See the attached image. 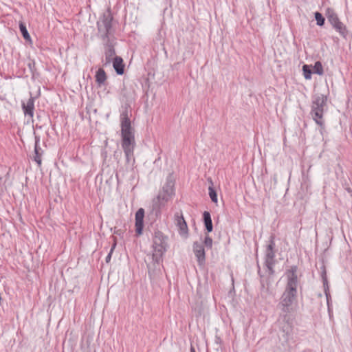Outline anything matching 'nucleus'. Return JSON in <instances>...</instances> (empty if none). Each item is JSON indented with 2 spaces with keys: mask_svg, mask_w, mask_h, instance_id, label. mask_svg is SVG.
<instances>
[{
  "mask_svg": "<svg viewBox=\"0 0 352 352\" xmlns=\"http://www.w3.org/2000/svg\"><path fill=\"white\" fill-rule=\"evenodd\" d=\"M323 285H324V289L325 296L327 297V303L329 304V298H331V296H330V294L329 292V285H328V282H327L326 276H323Z\"/></svg>",
  "mask_w": 352,
  "mask_h": 352,
  "instance_id": "nucleus-23",
  "label": "nucleus"
},
{
  "mask_svg": "<svg viewBox=\"0 0 352 352\" xmlns=\"http://www.w3.org/2000/svg\"><path fill=\"white\" fill-rule=\"evenodd\" d=\"M111 63L116 74L118 75H122L124 72V64L122 58L115 56Z\"/></svg>",
  "mask_w": 352,
  "mask_h": 352,
  "instance_id": "nucleus-13",
  "label": "nucleus"
},
{
  "mask_svg": "<svg viewBox=\"0 0 352 352\" xmlns=\"http://www.w3.org/2000/svg\"><path fill=\"white\" fill-rule=\"evenodd\" d=\"M314 73L317 74L320 76L324 74L323 67L320 61H316L314 66Z\"/></svg>",
  "mask_w": 352,
  "mask_h": 352,
  "instance_id": "nucleus-22",
  "label": "nucleus"
},
{
  "mask_svg": "<svg viewBox=\"0 0 352 352\" xmlns=\"http://www.w3.org/2000/svg\"><path fill=\"white\" fill-rule=\"evenodd\" d=\"M113 19L110 9H108L107 11L103 14L101 19L97 22L98 32L100 34L102 40L105 42L104 46L105 63L104 65H107L111 63L114 57L116 56L114 45L109 38V35L111 33L112 27Z\"/></svg>",
  "mask_w": 352,
  "mask_h": 352,
  "instance_id": "nucleus-3",
  "label": "nucleus"
},
{
  "mask_svg": "<svg viewBox=\"0 0 352 352\" xmlns=\"http://www.w3.org/2000/svg\"><path fill=\"white\" fill-rule=\"evenodd\" d=\"M275 236L274 234L271 235L268 244L266 246L265 251V262L264 265L266 267V271L268 273L269 276H274L275 271L274 270V267L276 264V243H275Z\"/></svg>",
  "mask_w": 352,
  "mask_h": 352,
  "instance_id": "nucleus-7",
  "label": "nucleus"
},
{
  "mask_svg": "<svg viewBox=\"0 0 352 352\" xmlns=\"http://www.w3.org/2000/svg\"><path fill=\"white\" fill-rule=\"evenodd\" d=\"M112 252H109L108 255L106 256L105 261L106 263H109L111 258Z\"/></svg>",
  "mask_w": 352,
  "mask_h": 352,
  "instance_id": "nucleus-29",
  "label": "nucleus"
},
{
  "mask_svg": "<svg viewBox=\"0 0 352 352\" xmlns=\"http://www.w3.org/2000/svg\"><path fill=\"white\" fill-rule=\"evenodd\" d=\"M303 75L305 79L309 80L311 78L312 70L308 65H304L302 66Z\"/></svg>",
  "mask_w": 352,
  "mask_h": 352,
  "instance_id": "nucleus-21",
  "label": "nucleus"
},
{
  "mask_svg": "<svg viewBox=\"0 0 352 352\" xmlns=\"http://www.w3.org/2000/svg\"><path fill=\"white\" fill-rule=\"evenodd\" d=\"M34 139H35V144H34V160L36 162L38 166H41L42 164V155L43 153V151L39 146L40 142V136L37 135L34 133Z\"/></svg>",
  "mask_w": 352,
  "mask_h": 352,
  "instance_id": "nucleus-11",
  "label": "nucleus"
},
{
  "mask_svg": "<svg viewBox=\"0 0 352 352\" xmlns=\"http://www.w3.org/2000/svg\"><path fill=\"white\" fill-rule=\"evenodd\" d=\"M116 245H117V240H116V237H113V245L111 248V250H110V252H113L116 247Z\"/></svg>",
  "mask_w": 352,
  "mask_h": 352,
  "instance_id": "nucleus-26",
  "label": "nucleus"
},
{
  "mask_svg": "<svg viewBox=\"0 0 352 352\" xmlns=\"http://www.w3.org/2000/svg\"><path fill=\"white\" fill-rule=\"evenodd\" d=\"M315 19L316 21V24L318 26H323L324 24L325 19L322 16V14L319 12H316L314 13Z\"/></svg>",
  "mask_w": 352,
  "mask_h": 352,
  "instance_id": "nucleus-20",
  "label": "nucleus"
},
{
  "mask_svg": "<svg viewBox=\"0 0 352 352\" xmlns=\"http://www.w3.org/2000/svg\"><path fill=\"white\" fill-rule=\"evenodd\" d=\"M298 267L292 265L285 271L287 283L285 290L280 298L278 308L280 310L279 322L283 320L285 324L282 327L283 330H288L292 328V319L296 311L297 305V288L298 278L297 275Z\"/></svg>",
  "mask_w": 352,
  "mask_h": 352,
  "instance_id": "nucleus-1",
  "label": "nucleus"
},
{
  "mask_svg": "<svg viewBox=\"0 0 352 352\" xmlns=\"http://www.w3.org/2000/svg\"><path fill=\"white\" fill-rule=\"evenodd\" d=\"M203 220L206 230H207L208 232H211L213 230V225L211 219V215L209 212H204Z\"/></svg>",
  "mask_w": 352,
  "mask_h": 352,
  "instance_id": "nucleus-15",
  "label": "nucleus"
},
{
  "mask_svg": "<svg viewBox=\"0 0 352 352\" xmlns=\"http://www.w3.org/2000/svg\"><path fill=\"white\" fill-rule=\"evenodd\" d=\"M193 252L197 258L198 263L202 265L205 262L206 256L203 245L197 241L193 243Z\"/></svg>",
  "mask_w": 352,
  "mask_h": 352,
  "instance_id": "nucleus-10",
  "label": "nucleus"
},
{
  "mask_svg": "<svg viewBox=\"0 0 352 352\" xmlns=\"http://www.w3.org/2000/svg\"><path fill=\"white\" fill-rule=\"evenodd\" d=\"M175 222L177 226L179 227L180 232L182 234L187 233L188 232V226L184 218L183 214L182 212H176L175 214Z\"/></svg>",
  "mask_w": 352,
  "mask_h": 352,
  "instance_id": "nucleus-12",
  "label": "nucleus"
},
{
  "mask_svg": "<svg viewBox=\"0 0 352 352\" xmlns=\"http://www.w3.org/2000/svg\"><path fill=\"white\" fill-rule=\"evenodd\" d=\"M19 29H20V31H21V34L23 36L24 39H25L26 41H30L31 37L28 33V31L26 28L25 25L23 22H21L19 23Z\"/></svg>",
  "mask_w": 352,
  "mask_h": 352,
  "instance_id": "nucleus-19",
  "label": "nucleus"
},
{
  "mask_svg": "<svg viewBox=\"0 0 352 352\" xmlns=\"http://www.w3.org/2000/svg\"><path fill=\"white\" fill-rule=\"evenodd\" d=\"M258 274H259V276L261 277V284L262 287H268L270 285V281L268 279L265 280L264 276L261 274V269H260V266L258 264Z\"/></svg>",
  "mask_w": 352,
  "mask_h": 352,
  "instance_id": "nucleus-24",
  "label": "nucleus"
},
{
  "mask_svg": "<svg viewBox=\"0 0 352 352\" xmlns=\"http://www.w3.org/2000/svg\"><path fill=\"white\" fill-rule=\"evenodd\" d=\"M166 239L167 237L161 231L155 232L152 245V262L147 265L149 274L151 270H160V267L163 261V256L167 250Z\"/></svg>",
  "mask_w": 352,
  "mask_h": 352,
  "instance_id": "nucleus-4",
  "label": "nucleus"
},
{
  "mask_svg": "<svg viewBox=\"0 0 352 352\" xmlns=\"http://www.w3.org/2000/svg\"><path fill=\"white\" fill-rule=\"evenodd\" d=\"M21 107L24 115L32 119L34 111V98L31 95L27 102H22Z\"/></svg>",
  "mask_w": 352,
  "mask_h": 352,
  "instance_id": "nucleus-9",
  "label": "nucleus"
},
{
  "mask_svg": "<svg viewBox=\"0 0 352 352\" xmlns=\"http://www.w3.org/2000/svg\"><path fill=\"white\" fill-rule=\"evenodd\" d=\"M96 82L99 87L104 85V82L107 80V74L104 70L102 68H99L96 72Z\"/></svg>",
  "mask_w": 352,
  "mask_h": 352,
  "instance_id": "nucleus-16",
  "label": "nucleus"
},
{
  "mask_svg": "<svg viewBox=\"0 0 352 352\" xmlns=\"http://www.w3.org/2000/svg\"><path fill=\"white\" fill-rule=\"evenodd\" d=\"M144 210L140 208L135 213V232L137 235H141L142 234L144 228Z\"/></svg>",
  "mask_w": 352,
  "mask_h": 352,
  "instance_id": "nucleus-8",
  "label": "nucleus"
},
{
  "mask_svg": "<svg viewBox=\"0 0 352 352\" xmlns=\"http://www.w3.org/2000/svg\"><path fill=\"white\" fill-rule=\"evenodd\" d=\"M190 352H196L195 349V348L193 346L190 347Z\"/></svg>",
  "mask_w": 352,
  "mask_h": 352,
  "instance_id": "nucleus-30",
  "label": "nucleus"
},
{
  "mask_svg": "<svg viewBox=\"0 0 352 352\" xmlns=\"http://www.w3.org/2000/svg\"><path fill=\"white\" fill-rule=\"evenodd\" d=\"M327 101V96L322 94H316L312 98L311 115L316 123L322 129L324 127L323 114Z\"/></svg>",
  "mask_w": 352,
  "mask_h": 352,
  "instance_id": "nucleus-6",
  "label": "nucleus"
},
{
  "mask_svg": "<svg viewBox=\"0 0 352 352\" xmlns=\"http://www.w3.org/2000/svg\"><path fill=\"white\" fill-rule=\"evenodd\" d=\"M208 181L211 184V185L208 188L210 198L211 199V201L212 202L217 203V200H218L217 199V194L213 187V183L212 182V179L210 178V179H208Z\"/></svg>",
  "mask_w": 352,
  "mask_h": 352,
  "instance_id": "nucleus-18",
  "label": "nucleus"
},
{
  "mask_svg": "<svg viewBox=\"0 0 352 352\" xmlns=\"http://www.w3.org/2000/svg\"><path fill=\"white\" fill-rule=\"evenodd\" d=\"M325 15L327 18L328 21L331 23L332 26L334 25L337 23V21H340L334 10L331 8H328L326 10Z\"/></svg>",
  "mask_w": 352,
  "mask_h": 352,
  "instance_id": "nucleus-14",
  "label": "nucleus"
},
{
  "mask_svg": "<svg viewBox=\"0 0 352 352\" xmlns=\"http://www.w3.org/2000/svg\"><path fill=\"white\" fill-rule=\"evenodd\" d=\"M131 106L129 103H125L122 106L120 120L121 127V145L126 157V161L128 164L135 162L133 155L135 146V130L131 126Z\"/></svg>",
  "mask_w": 352,
  "mask_h": 352,
  "instance_id": "nucleus-2",
  "label": "nucleus"
},
{
  "mask_svg": "<svg viewBox=\"0 0 352 352\" xmlns=\"http://www.w3.org/2000/svg\"><path fill=\"white\" fill-rule=\"evenodd\" d=\"M333 28L344 38H346L348 30L346 25L340 21L333 25Z\"/></svg>",
  "mask_w": 352,
  "mask_h": 352,
  "instance_id": "nucleus-17",
  "label": "nucleus"
},
{
  "mask_svg": "<svg viewBox=\"0 0 352 352\" xmlns=\"http://www.w3.org/2000/svg\"><path fill=\"white\" fill-rule=\"evenodd\" d=\"M116 245H117V240H116V237H113V245L111 248V250H110V252H113L116 247Z\"/></svg>",
  "mask_w": 352,
  "mask_h": 352,
  "instance_id": "nucleus-27",
  "label": "nucleus"
},
{
  "mask_svg": "<svg viewBox=\"0 0 352 352\" xmlns=\"http://www.w3.org/2000/svg\"><path fill=\"white\" fill-rule=\"evenodd\" d=\"M175 195V179L173 174H169L166 177V183L159 191L158 195L152 201V209L156 215L161 212L162 207H164Z\"/></svg>",
  "mask_w": 352,
  "mask_h": 352,
  "instance_id": "nucleus-5",
  "label": "nucleus"
},
{
  "mask_svg": "<svg viewBox=\"0 0 352 352\" xmlns=\"http://www.w3.org/2000/svg\"><path fill=\"white\" fill-rule=\"evenodd\" d=\"M34 65H35V63L34 61H32L28 63V67L32 74H34Z\"/></svg>",
  "mask_w": 352,
  "mask_h": 352,
  "instance_id": "nucleus-28",
  "label": "nucleus"
},
{
  "mask_svg": "<svg viewBox=\"0 0 352 352\" xmlns=\"http://www.w3.org/2000/svg\"><path fill=\"white\" fill-rule=\"evenodd\" d=\"M204 243V245L206 248H208L209 249H211L212 246V238L210 236H206L205 237Z\"/></svg>",
  "mask_w": 352,
  "mask_h": 352,
  "instance_id": "nucleus-25",
  "label": "nucleus"
}]
</instances>
